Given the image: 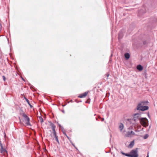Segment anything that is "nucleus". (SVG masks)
Wrapping results in <instances>:
<instances>
[{"label": "nucleus", "instance_id": "nucleus-13", "mask_svg": "<svg viewBox=\"0 0 157 157\" xmlns=\"http://www.w3.org/2000/svg\"><path fill=\"white\" fill-rule=\"evenodd\" d=\"M130 55L128 53H125L124 54V57H125V59H129V58H130Z\"/></svg>", "mask_w": 157, "mask_h": 157}, {"label": "nucleus", "instance_id": "nucleus-25", "mask_svg": "<svg viewBox=\"0 0 157 157\" xmlns=\"http://www.w3.org/2000/svg\"><path fill=\"white\" fill-rule=\"evenodd\" d=\"M104 120V118H101V121H103Z\"/></svg>", "mask_w": 157, "mask_h": 157}, {"label": "nucleus", "instance_id": "nucleus-20", "mask_svg": "<svg viewBox=\"0 0 157 157\" xmlns=\"http://www.w3.org/2000/svg\"><path fill=\"white\" fill-rule=\"evenodd\" d=\"M121 153L123 155H125V153H124V152H122V151H121Z\"/></svg>", "mask_w": 157, "mask_h": 157}, {"label": "nucleus", "instance_id": "nucleus-8", "mask_svg": "<svg viewBox=\"0 0 157 157\" xmlns=\"http://www.w3.org/2000/svg\"><path fill=\"white\" fill-rule=\"evenodd\" d=\"M0 147H1V148L0 150V153H1L2 154L4 155H5V153H6L7 154V152L6 150L3 148V146L2 145H0Z\"/></svg>", "mask_w": 157, "mask_h": 157}, {"label": "nucleus", "instance_id": "nucleus-15", "mask_svg": "<svg viewBox=\"0 0 157 157\" xmlns=\"http://www.w3.org/2000/svg\"><path fill=\"white\" fill-rule=\"evenodd\" d=\"M25 99L26 101H27V103H28V104L30 106V108H32L33 106L30 103V102H29V100L26 98H25Z\"/></svg>", "mask_w": 157, "mask_h": 157}, {"label": "nucleus", "instance_id": "nucleus-31", "mask_svg": "<svg viewBox=\"0 0 157 157\" xmlns=\"http://www.w3.org/2000/svg\"><path fill=\"white\" fill-rule=\"evenodd\" d=\"M65 105H63L62 106H65Z\"/></svg>", "mask_w": 157, "mask_h": 157}, {"label": "nucleus", "instance_id": "nucleus-10", "mask_svg": "<svg viewBox=\"0 0 157 157\" xmlns=\"http://www.w3.org/2000/svg\"><path fill=\"white\" fill-rule=\"evenodd\" d=\"M88 93V92H84L82 94H81L80 95H79L78 96V97L80 98H84L86 96Z\"/></svg>", "mask_w": 157, "mask_h": 157}, {"label": "nucleus", "instance_id": "nucleus-14", "mask_svg": "<svg viewBox=\"0 0 157 157\" xmlns=\"http://www.w3.org/2000/svg\"><path fill=\"white\" fill-rule=\"evenodd\" d=\"M134 140L131 141L130 144L128 146V147L132 148L134 146Z\"/></svg>", "mask_w": 157, "mask_h": 157}, {"label": "nucleus", "instance_id": "nucleus-22", "mask_svg": "<svg viewBox=\"0 0 157 157\" xmlns=\"http://www.w3.org/2000/svg\"><path fill=\"white\" fill-rule=\"evenodd\" d=\"M106 76L107 77H108V76H109V74L108 73H107L106 74Z\"/></svg>", "mask_w": 157, "mask_h": 157}, {"label": "nucleus", "instance_id": "nucleus-33", "mask_svg": "<svg viewBox=\"0 0 157 157\" xmlns=\"http://www.w3.org/2000/svg\"><path fill=\"white\" fill-rule=\"evenodd\" d=\"M22 80H24V79H23V78H22Z\"/></svg>", "mask_w": 157, "mask_h": 157}, {"label": "nucleus", "instance_id": "nucleus-16", "mask_svg": "<svg viewBox=\"0 0 157 157\" xmlns=\"http://www.w3.org/2000/svg\"><path fill=\"white\" fill-rule=\"evenodd\" d=\"M39 120L41 122V123H42L43 122V119L42 117H39Z\"/></svg>", "mask_w": 157, "mask_h": 157}, {"label": "nucleus", "instance_id": "nucleus-28", "mask_svg": "<svg viewBox=\"0 0 157 157\" xmlns=\"http://www.w3.org/2000/svg\"><path fill=\"white\" fill-rule=\"evenodd\" d=\"M66 135V136L67 137V138H68V139H69V138L68 136H67V135Z\"/></svg>", "mask_w": 157, "mask_h": 157}, {"label": "nucleus", "instance_id": "nucleus-26", "mask_svg": "<svg viewBox=\"0 0 157 157\" xmlns=\"http://www.w3.org/2000/svg\"><path fill=\"white\" fill-rule=\"evenodd\" d=\"M142 10H140V12H142Z\"/></svg>", "mask_w": 157, "mask_h": 157}, {"label": "nucleus", "instance_id": "nucleus-19", "mask_svg": "<svg viewBox=\"0 0 157 157\" xmlns=\"http://www.w3.org/2000/svg\"><path fill=\"white\" fill-rule=\"evenodd\" d=\"M2 78H3V79L4 80V81H5L6 80V77H5L4 76H2Z\"/></svg>", "mask_w": 157, "mask_h": 157}, {"label": "nucleus", "instance_id": "nucleus-17", "mask_svg": "<svg viewBox=\"0 0 157 157\" xmlns=\"http://www.w3.org/2000/svg\"><path fill=\"white\" fill-rule=\"evenodd\" d=\"M125 156H128V157H131V155H130V153L129 154L128 153H125Z\"/></svg>", "mask_w": 157, "mask_h": 157}, {"label": "nucleus", "instance_id": "nucleus-5", "mask_svg": "<svg viewBox=\"0 0 157 157\" xmlns=\"http://www.w3.org/2000/svg\"><path fill=\"white\" fill-rule=\"evenodd\" d=\"M148 121L146 118H141L139 123H140L144 127H147L148 125Z\"/></svg>", "mask_w": 157, "mask_h": 157}, {"label": "nucleus", "instance_id": "nucleus-3", "mask_svg": "<svg viewBox=\"0 0 157 157\" xmlns=\"http://www.w3.org/2000/svg\"><path fill=\"white\" fill-rule=\"evenodd\" d=\"M141 114L139 113L135 114L133 118L132 119V122L134 121L133 124H138L141 118Z\"/></svg>", "mask_w": 157, "mask_h": 157}, {"label": "nucleus", "instance_id": "nucleus-21", "mask_svg": "<svg viewBox=\"0 0 157 157\" xmlns=\"http://www.w3.org/2000/svg\"><path fill=\"white\" fill-rule=\"evenodd\" d=\"M72 143V145L75 147V148H76V149H77V148L75 146V145H74V144H73V143Z\"/></svg>", "mask_w": 157, "mask_h": 157}, {"label": "nucleus", "instance_id": "nucleus-4", "mask_svg": "<svg viewBox=\"0 0 157 157\" xmlns=\"http://www.w3.org/2000/svg\"><path fill=\"white\" fill-rule=\"evenodd\" d=\"M49 123L50 124V125L51 126L52 128V133L53 135L54 136L55 138V139L56 141L57 142L58 144H59V142L58 139V136H56V133L55 130V126L54 124L52 123L51 122H49Z\"/></svg>", "mask_w": 157, "mask_h": 157}, {"label": "nucleus", "instance_id": "nucleus-9", "mask_svg": "<svg viewBox=\"0 0 157 157\" xmlns=\"http://www.w3.org/2000/svg\"><path fill=\"white\" fill-rule=\"evenodd\" d=\"M135 132L132 131L130 132L128 131L127 132L126 136L128 137H131L132 135H135Z\"/></svg>", "mask_w": 157, "mask_h": 157}, {"label": "nucleus", "instance_id": "nucleus-32", "mask_svg": "<svg viewBox=\"0 0 157 157\" xmlns=\"http://www.w3.org/2000/svg\"><path fill=\"white\" fill-rule=\"evenodd\" d=\"M146 11H144V12H143V13H145V12H146Z\"/></svg>", "mask_w": 157, "mask_h": 157}, {"label": "nucleus", "instance_id": "nucleus-1", "mask_svg": "<svg viewBox=\"0 0 157 157\" xmlns=\"http://www.w3.org/2000/svg\"><path fill=\"white\" fill-rule=\"evenodd\" d=\"M20 114L21 116L24 118L23 121L25 123V124L27 126H31L30 122V119L29 118L27 115L23 111H21L20 113Z\"/></svg>", "mask_w": 157, "mask_h": 157}, {"label": "nucleus", "instance_id": "nucleus-18", "mask_svg": "<svg viewBox=\"0 0 157 157\" xmlns=\"http://www.w3.org/2000/svg\"><path fill=\"white\" fill-rule=\"evenodd\" d=\"M148 136L147 134H146L145 135V136H144V139H147Z\"/></svg>", "mask_w": 157, "mask_h": 157}, {"label": "nucleus", "instance_id": "nucleus-24", "mask_svg": "<svg viewBox=\"0 0 157 157\" xmlns=\"http://www.w3.org/2000/svg\"><path fill=\"white\" fill-rule=\"evenodd\" d=\"M143 43H144V44H146V42H145V41H144V42H143Z\"/></svg>", "mask_w": 157, "mask_h": 157}, {"label": "nucleus", "instance_id": "nucleus-23", "mask_svg": "<svg viewBox=\"0 0 157 157\" xmlns=\"http://www.w3.org/2000/svg\"><path fill=\"white\" fill-rule=\"evenodd\" d=\"M2 28V24H1L0 23V28Z\"/></svg>", "mask_w": 157, "mask_h": 157}, {"label": "nucleus", "instance_id": "nucleus-29", "mask_svg": "<svg viewBox=\"0 0 157 157\" xmlns=\"http://www.w3.org/2000/svg\"><path fill=\"white\" fill-rule=\"evenodd\" d=\"M58 125L59 127L61 126L59 124H58Z\"/></svg>", "mask_w": 157, "mask_h": 157}, {"label": "nucleus", "instance_id": "nucleus-2", "mask_svg": "<svg viewBox=\"0 0 157 157\" xmlns=\"http://www.w3.org/2000/svg\"><path fill=\"white\" fill-rule=\"evenodd\" d=\"M148 102L147 101H142L139 103L137 107V109L138 110L145 111L148 109V107L146 106H144Z\"/></svg>", "mask_w": 157, "mask_h": 157}, {"label": "nucleus", "instance_id": "nucleus-27", "mask_svg": "<svg viewBox=\"0 0 157 157\" xmlns=\"http://www.w3.org/2000/svg\"><path fill=\"white\" fill-rule=\"evenodd\" d=\"M19 121H20V122H21V119H20V117H19Z\"/></svg>", "mask_w": 157, "mask_h": 157}, {"label": "nucleus", "instance_id": "nucleus-11", "mask_svg": "<svg viewBox=\"0 0 157 157\" xmlns=\"http://www.w3.org/2000/svg\"><path fill=\"white\" fill-rule=\"evenodd\" d=\"M137 68L138 70L141 71L143 70V67L141 65H139L137 66Z\"/></svg>", "mask_w": 157, "mask_h": 157}, {"label": "nucleus", "instance_id": "nucleus-6", "mask_svg": "<svg viewBox=\"0 0 157 157\" xmlns=\"http://www.w3.org/2000/svg\"><path fill=\"white\" fill-rule=\"evenodd\" d=\"M131 157H138V148L132 150L130 152Z\"/></svg>", "mask_w": 157, "mask_h": 157}, {"label": "nucleus", "instance_id": "nucleus-12", "mask_svg": "<svg viewBox=\"0 0 157 157\" xmlns=\"http://www.w3.org/2000/svg\"><path fill=\"white\" fill-rule=\"evenodd\" d=\"M124 128V125L123 124L121 123L119 126V129L121 132L122 130Z\"/></svg>", "mask_w": 157, "mask_h": 157}, {"label": "nucleus", "instance_id": "nucleus-30", "mask_svg": "<svg viewBox=\"0 0 157 157\" xmlns=\"http://www.w3.org/2000/svg\"><path fill=\"white\" fill-rule=\"evenodd\" d=\"M146 157H149L148 153L147 155V156Z\"/></svg>", "mask_w": 157, "mask_h": 157}, {"label": "nucleus", "instance_id": "nucleus-7", "mask_svg": "<svg viewBox=\"0 0 157 157\" xmlns=\"http://www.w3.org/2000/svg\"><path fill=\"white\" fill-rule=\"evenodd\" d=\"M125 29H122L119 32L118 35V39H121L123 38L126 32Z\"/></svg>", "mask_w": 157, "mask_h": 157}]
</instances>
